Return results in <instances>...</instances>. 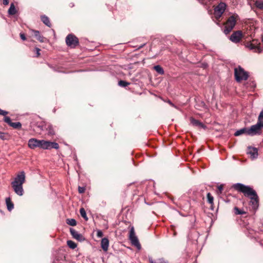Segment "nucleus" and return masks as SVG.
Listing matches in <instances>:
<instances>
[{
  "label": "nucleus",
  "instance_id": "1",
  "mask_svg": "<svg viewBox=\"0 0 263 263\" xmlns=\"http://www.w3.org/2000/svg\"><path fill=\"white\" fill-rule=\"evenodd\" d=\"M233 187L237 191L242 193L246 197L250 199V204L252 208L256 209L258 206L259 198L255 190L251 187L245 185L241 183H236L233 185Z\"/></svg>",
  "mask_w": 263,
  "mask_h": 263
},
{
  "label": "nucleus",
  "instance_id": "2",
  "mask_svg": "<svg viewBox=\"0 0 263 263\" xmlns=\"http://www.w3.org/2000/svg\"><path fill=\"white\" fill-rule=\"evenodd\" d=\"M28 145L31 149L39 147L43 149H51L52 148L58 149L59 148L58 143L44 140H37L34 138L31 139L28 141Z\"/></svg>",
  "mask_w": 263,
  "mask_h": 263
},
{
  "label": "nucleus",
  "instance_id": "3",
  "mask_svg": "<svg viewBox=\"0 0 263 263\" xmlns=\"http://www.w3.org/2000/svg\"><path fill=\"white\" fill-rule=\"evenodd\" d=\"M25 182V174L24 171L20 172L14 181L11 182L12 187L14 192L18 196H21L24 194L23 184Z\"/></svg>",
  "mask_w": 263,
  "mask_h": 263
},
{
  "label": "nucleus",
  "instance_id": "4",
  "mask_svg": "<svg viewBox=\"0 0 263 263\" xmlns=\"http://www.w3.org/2000/svg\"><path fill=\"white\" fill-rule=\"evenodd\" d=\"M263 128V109L260 112L256 124L251 126L250 128H242L236 132H258Z\"/></svg>",
  "mask_w": 263,
  "mask_h": 263
},
{
  "label": "nucleus",
  "instance_id": "5",
  "mask_svg": "<svg viewBox=\"0 0 263 263\" xmlns=\"http://www.w3.org/2000/svg\"><path fill=\"white\" fill-rule=\"evenodd\" d=\"M237 15H233L229 17L227 22L225 24L224 33L226 34H229L234 27L236 22V17Z\"/></svg>",
  "mask_w": 263,
  "mask_h": 263
},
{
  "label": "nucleus",
  "instance_id": "6",
  "mask_svg": "<svg viewBox=\"0 0 263 263\" xmlns=\"http://www.w3.org/2000/svg\"><path fill=\"white\" fill-rule=\"evenodd\" d=\"M234 74L236 80L238 82L246 80L248 78V73L240 67L235 68Z\"/></svg>",
  "mask_w": 263,
  "mask_h": 263
},
{
  "label": "nucleus",
  "instance_id": "7",
  "mask_svg": "<svg viewBox=\"0 0 263 263\" xmlns=\"http://www.w3.org/2000/svg\"><path fill=\"white\" fill-rule=\"evenodd\" d=\"M227 5L224 3L220 2L214 9V16L219 19L224 12Z\"/></svg>",
  "mask_w": 263,
  "mask_h": 263
},
{
  "label": "nucleus",
  "instance_id": "8",
  "mask_svg": "<svg viewBox=\"0 0 263 263\" xmlns=\"http://www.w3.org/2000/svg\"><path fill=\"white\" fill-rule=\"evenodd\" d=\"M129 238L132 245L136 247L138 249H140L141 246L138 239L135 234L134 228H132L130 230Z\"/></svg>",
  "mask_w": 263,
  "mask_h": 263
},
{
  "label": "nucleus",
  "instance_id": "9",
  "mask_svg": "<svg viewBox=\"0 0 263 263\" xmlns=\"http://www.w3.org/2000/svg\"><path fill=\"white\" fill-rule=\"evenodd\" d=\"M66 43L68 46L74 48L78 45L79 41L74 35L70 34L66 38Z\"/></svg>",
  "mask_w": 263,
  "mask_h": 263
},
{
  "label": "nucleus",
  "instance_id": "10",
  "mask_svg": "<svg viewBox=\"0 0 263 263\" xmlns=\"http://www.w3.org/2000/svg\"><path fill=\"white\" fill-rule=\"evenodd\" d=\"M259 44L257 41L253 40L251 42L247 43L246 47L255 52L260 53L262 50L259 46Z\"/></svg>",
  "mask_w": 263,
  "mask_h": 263
},
{
  "label": "nucleus",
  "instance_id": "11",
  "mask_svg": "<svg viewBox=\"0 0 263 263\" xmlns=\"http://www.w3.org/2000/svg\"><path fill=\"white\" fill-rule=\"evenodd\" d=\"M4 121L9 124L10 126L13 127L16 129H20L22 126V124L20 122H12L10 117L6 116L4 118Z\"/></svg>",
  "mask_w": 263,
  "mask_h": 263
},
{
  "label": "nucleus",
  "instance_id": "12",
  "mask_svg": "<svg viewBox=\"0 0 263 263\" xmlns=\"http://www.w3.org/2000/svg\"><path fill=\"white\" fill-rule=\"evenodd\" d=\"M242 37V32L241 31L234 32L230 37V40L234 43H238Z\"/></svg>",
  "mask_w": 263,
  "mask_h": 263
},
{
  "label": "nucleus",
  "instance_id": "13",
  "mask_svg": "<svg viewBox=\"0 0 263 263\" xmlns=\"http://www.w3.org/2000/svg\"><path fill=\"white\" fill-rule=\"evenodd\" d=\"M70 232L73 238L79 241H82L84 240L85 238L84 236L82 234H80L78 232L76 231L74 229L70 228Z\"/></svg>",
  "mask_w": 263,
  "mask_h": 263
},
{
  "label": "nucleus",
  "instance_id": "14",
  "mask_svg": "<svg viewBox=\"0 0 263 263\" xmlns=\"http://www.w3.org/2000/svg\"><path fill=\"white\" fill-rule=\"evenodd\" d=\"M247 153L252 159L257 158L258 156V150L255 147H252L251 146L248 147Z\"/></svg>",
  "mask_w": 263,
  "mask_h": 263
},
{
  "label": "nucleus",
  "instance_id": "15",
  "mask_svg": "<svg viewBox=\"0 0 263 263\" xmlns=\"http://www.w3.org/2000/svg\"><path fill=\"white\" fill-rule=\"evenodd\" d=\"M250 6L255 5L257 8L263 9V0H248Z\"/></svg>",
  "mask_w": 263,
  "mask_h": 263
},
{
  "label": "nucleus",
  "instance_id": "16",
  "mask_svg": "<svg viewBox=\"0 0 263 263\" xmlns=\"http://www.w3.org/2000/svg\"><path fill=\"white\" fill-rule=\"evenodd\" d=\"M190 122L191 124L195 126L201 127V128L205 129V126L201 122L193 118H190Z\"/></svg>",
  "mask_w": 263,
  "mask_h": 263
},
{
  "label": "nucleus",
  "instance_id": "17",
  "mask_svg": "<svg viewBox=\"0 0 263 263\" xmlns=\"http://www.w3.org/2000/svg\"><path fill=\"white\" fill-rule=\"evenodd\" d=\"M101 248L104 251H107L109 246V240L107 238H103L101 242Z\"/></svg>",
  "mask_w": 263,
  "mask_h": 263
},
{
  "label": "nucleus",
  "instance_id": "18",
  "mask_svg": "<svg viewBox=\"0 0 263 263\" xmlns=\"http://www.w3.org/2000/svg\"><path fill=\"white\" fill-rule=\"evenodd\" d=\"M31 31L33 33L34 36L40 42H44L45 38L41 35L40 32L37 30H31Z\"/></svg>",
  "mask_w": 263,
  "mask_h": 263
},
{
  "label": "nucleus",
  "instance_id": "19",
  "mask_svg": "<svg viewBox=\"0 0 263 263\" xmlns=\"http://www.w3.org/2000/svg\"><path fill=\"white\" fill-rule=\"evenodd\" d=\"M6 203L8 210L11 211L14 208V205L12 202L10 197L7 198L6 199Z\"/></svg>",
  "mask_w": 263,
  "mask_h": 263
},
{
  "label": "nucleus",
  "instance_id": "20",
  "mask_svg": "<svg viewBox=\"0 0 263 263\" xmlns=\"http://www.w3.org/2000/svg\"><path fill=\"white\" fill-rule=\"evenodd\" d=\"M17 11L15 9V6L13 3H11L10 5V7L8 10V13L10 15H14L16 14Z\"/></svg>",
  "mask_w": 263,
  "mask_h": 263
},
{
  "label": "nucleus",
  "instance_id": "21",
  "mask_svg": "<svg viewBox=\"0 0 263 263\" xmlns=\"http://www.w3.org/2000/svg\"><path fill=\"white\" fill-rule=\"evenodd\" d=\"M41 20L46 26L50 27L51 24L49 19L47 16L45 15L42 16Z\"/></svg>",
  "mask_w": 263,
  "mask_h": 263
},
{
  "label": "nucleus",
  "instance_id": "22",
  "mask_svg": "<svg viewBox=\"0 0 263 263\" xmlns=\"http://www.w3.org/2000/svg\"><path fill=\"white\" fill-rule=\"evenodd\" d=\"M154 69L160 74H163L164 73L163 68L160 65L155 66Z\"/></svg>",
  "mask_w": 263,
  "mask_h": 263
},
{
  "label": "nucleus",
  "instance_id": "23",
  "mask_svg": "<svg viewBox=\"0 0 263 263\" xmlns=\"http://www.w3.org/2000/svg\"><path fill=\"white\" fill-rule=\"evenodd\" d=\"M80 214H81V216L85 220H88V218L87 217V215H86V213L85 212V210L84 208H81L80 210Z\"/></svg>",
  "mask_w": 263,
  "mask_h": 263
},
{
  "label": "nucleus",
  "instance_id": "24",
  "mask_svg": "<svg viewBox=\"0 0 263 263\" xmlns=\"http://www.w3.org/2000/svg\"><path fill=\"white\" fill-rule=\"evenodd\" d=\"M67 244L70 248L72 249H74L77 247L76 243L72 240H68L67 241Z\"/></svg>",
  "mask_w": 263,
  "mask_h": 263
},
{
  "label": "nucleus",
  "instance_id": "25",
  "mask_svg": "<svg viewBox=\"0 0 263 263\" xmlns=\"http://www.w3.org/2000/svg\"><path fill=\"white\" fill-rule=\"evenodd\" d=\"M149 261L151 263H166L163 259L154 260L152 258H149Z\"/></svg>",
  "mask_w": 263,
  "mask_h": 263
},
{
  "label": "nucleus",
  "instance_id": "26",
  "mask_svg": "<svg viewBox=\"0 0 263 263\" xmlns=\"http://www.w3.org/2000/svg\"><path fill=\"white\" fill-rule=\"evenodd\" d=\"M66 223L71 226H75L77 224L76 220L74 219H67Z\"/></svg>",
  "mask_w": 263,
  "mask_h": 263
},
{
  "label": "nucleus",
  "instance_id": "27",
  "mask_svg": "<svg viewBox=\"0 0 263 263\" xmlns=\"http://www.w3.org/2000/svg\"><path fill=\"white\" fill-rule=\"evenodd\" d=\"M259 133H234V136L237 137V136H239L241 135L242 134H247L249 135L253 136L256 135V134H259Z\"/></svg>",
  "mask_w": 263,
  "mask_h": 263
},
{
  "label": "nucleus",
  "instance_id": "28",
  "mask_svg": "<svg viewBox=\"0 0 263 263\" xmlns=\"http://www.w3.org/2000/svg\"><path fill=\"white\" fill-rule=\"evenodd\" d=\"M207 198L209 203H210L211 204H213L214 198L210 193H208L207 194Z\"/></svg>",
  "mask_w": 263,
  "mask_h": 263
},
{
  "label": "nucleus",
  "instance_id": "29",
  "mask_svg": "<svg viewBox=\"0 0 263 263\" xmlns=\"http://www.w3.org/2000/svg\"><path fill=\"white\" fill-rule=\"evenodd\" d=\"M119 85L121 86V87H126L127 86V85H128L129 84V83L125 81H123V80H120L119 83Z\"/></svg>",
  "mask_w": 263,
  "mask_h": 263
},
{
  "label": "nucleus",
  "instance_id": "30",
  "mask_svg": "<svg viewBox=\"0 0 263 263\" xmlns=\"http://www.w3.org/2000/svg\"><path fill=\"white\" fill-rule=\"evenodd\" d=\"M8 135L7 133H0V139L1 140H6L8 138Z\"/></svg>",
  "mask_w": 263,
  "mask_h": 263
},
{
  "label": "nucleus",
  "instance_id": "31",
  "mask_svg": "<svg viewBox=\"0 0 263 263\" xmlns=\"http://www.w3.org/2000/svg\"><path fill=\"white\" fill-rule=\"evenodd\" d=\"M234 210L236 214H242L245 213V212L241 211L238 208L235 207Z\"/></svg>",
  "mask_w": 263,
  "mask_h": 263
},
{
  "label": "nucleus",
  "instance_id": "32",
  "mask_svg": "<svg viewBox=\"0 0 263 263\" xmlns=\"http://www.w3.org/2000/svg\"><path fill=\"white\" fill-rule=\"evenodd\" d=\"M46 130H48V132H51L53 130L52 126L50 124L46 125Z\"/></svg>",
  "mask_w": 263,
  "mask_h": 263
},
{
  "label": "nucleus",
  "instance_id": "33",
  "mask_svg": "<svg viewBox=\"0 0 263 263\" xmlns=\"http://www.w3.org/2000/svg\"><path fill=\"white\" fill-rule=\"evenodd\" d=\"M78 191L80 193H83L85 191V188L84 187L79 186Z\"/></svg>",
  "mask_w": 263,
  "mask_h": 263
},
{
  "label": "nucleus",
  "instance_id": "34",
  "mask_svg": "<svg viewBox=\"0 0 263 263\" xmlns=\"http://www.w3.org/2000/svg\"><path fill=\"white\" fill-rule=\"evenodd\" d=\"M97 235L98 237H102L103 235V233L101 230H98L97 231Z\"/></svg>",
  "mask_w": 263,
  "mask_h": 263
},
{
  "label": "nucleus",
  "instance_id": "35",
  "mask_svg": "<svg viewBox=\"0 0 263 263\" xmlns=\"http://www.w3.org/2000/svg\"><path fill=\"white\" fill-rule=\"evenodd\" d=\"M8 112L6 111H5L4 110H2L0 108V115L3 116H6L8 114Z\"/></svg>",
  "mask_w": 263,
  "mask_h": 263
},
{
  "label": "nucleus",
  "instance_id": "36",
  "mask_svg": "<svg viewBox=\"0 0 263 263\" xmlns=\"http://www.w3.org/2000/svg\"><path fill=\"white\" fill-rule=\"evenodd\" d=\"M35 50L36 52V57H39L40 55V49L39 48H35Z\"/></svg>",
  "mask_w": 263,
  "mask_h": 263
},
{
  "label": "nucleus",
  "instance_id": "37",
  "mask_svg": "<svg viewBox=\"0 0 263 263\" xmlns=\"http://www.w3.org/2000/svg\"><path fill=\"white\" fill-rule=\"evenodd\" d=\"M20 37L21 39L23 41H25L26 40V36L24 33H20Z\"/></svg>",
  "mask_w": 263,
  "mask_h": 263
},
{
  "label": "nucleus",
  "instance_id": "38",
  "mask_svg": "<svg viewBox=\"0 0 263 263\" xmlns=\"http://www.w3.org/2000/svg\"><path fill=\"white\" fill-rule=\"evenodd\" d=\"M3 4L4 5H7L9 4V0H2Z\"/></svg>",
  "mask_w": 263,
  "mask_h": 263
},
{
  "label": "nucleus",
  "instance_id": "39",
  "mask_svg": "<svg viewBox=\"0 0 263 263\" xmlns=\"http://www.w3.org/2000/svg\"><path fill=\"white\" fill-rule=\"evenodd\" d=\"M218 189L219 191L221 193L223 190V186L222 185L218 186Z\"/></svg>",
  "mask_w": 263,
  "mask_h": 263
},
{
  "label": "nucleus",
  "instance_id": "40",
  "mask_svg": "<svg viewBox=\"0 0 263 263\" xmlns=\"http://www.w3.org/2000/svg\"><path fill=\"white\" fill-rule=\"evenodd\" d=\"M167 102L172 106L174 107H176V106L170 100H168L167 101Z\"/></svg>",
  "mask_w": 263,
  "mask_h": 263
},
{
  "label": "nucleus",
  "instance_id": "41",
  "mask_svg": "<svg viewBox=\"0 0 263 263\" xmlns=\"http://www.w3.org/2000/svg\"><path fill=\"white\" fill-rule=\"evenodd\" d=\"M262 42H263V37H262Z\"/></svg>",
  "mask_w": 263,
  "mask_h": 263
}]
</instances>
